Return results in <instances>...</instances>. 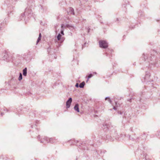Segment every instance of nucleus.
Returning a JSON list of instances; mask_svg holds the SVG:
<instances>
[{"instance_id": "1", "label": "nucleus", "mask_w": 160, "mask_h": 160, "mask_svg": "<svg viewBox=\"0 0 160 160\" xmlns=\"http://www.w3.org/2000/svg\"><path fill=\"white\" fill-rule=\"evenodd\" d=\"M157 54V52L154 50L152 51L149 53H144L142 55V58L144 61L148 62L149 63V65H155L158 64V65H160V60L158 59L157 60L156 57H155Z\"/></svg>"}, {"instance_id": "2", "label": "nucleus", "mask_w": 160, "mask_h": 160, "mask_svg": "<svg viewBox=\"0 0 160 160\" xmlns=\"http://www.w3.org/2000/svg\"><path fill=\"white\" fill-rule=\"evenodd\" d=\"M109 132L111 135V136L114 138L116 140L120 141L123 140V138L126 136L124 134H121L120 136L117 133L114 126L112 125L111 123L108 124L107 126Z\"/></svg>"}, {"instance_id": "3", "label": "nucleus", "mask_w": 160, "mask_h": 160, "mask_svg": "<svg viewBox=\"0 0 160 160\" xmlns=\"http://www.w3.org/2000/svg\"><path fill=\"white\" fill-rule=\"evenodd\" d=\"M31 16V10L28 8H27L25 9L24 13L21 14L20 18L21 20L24 19L25 21H27Z\"/></svg>"}, {"instance_id": "4", "label": "nucleus", "mask_w": 160, "mask_h": 160, "mask_svg": "<svg viewBox=\"0 0 160 160\" xmlns=\"http://www.w3.org/2000/svg\"><path fill=\"white\" fill-rule=\"evenodd\" d=\"M99 45L101 48H106L108 47V43L106 41L101 40L99 41Z\"/></svg>"}, {"instance_id": "5", "label": "nucleus", "mask_w": 160, "mask_h": 160, "mask_svg": "<svg viewBox=\"0 0 160 160\" xmlns=\"http://www.w3.org/2000/svg\"><path fill=\"white\" fill-rule=\"evenodd\" d=\"M150 74L149 72H146L145 76L143 78V81L142 80V81L145 82H150L151 80L152 81V80L150 78Z\"/></svg>"}, {"instance_id": "6", "label": "nucleus", "mask_w": 160, "mask_h": 160, "mask_svg": "<svg viewBox=\"0 0 160 160\" xmlns=\"http://www.w3.org/2000/svg\"><path fill=\"white\" fill-rule=\"evenodd\" d=\"M38 138L40 141L41 143H44V142L45 143L48 142L49 138L48 137H44L42 139L40 140V136L39 135H38Z\"/></svg>"}, {"instance_id": "7", "label": "nucleus", "mask_w": 160, "mask_h": 160, "mask_svg": "<svg viewBox=\"0 0 160 160\" xmlns=\"http://www.w3.org/2000/svg\"><path fill=\"white\" fill-rule=\"evenodd\" d=\"M65 27L68 28L71 31H73L75 29L76 27H74V26L70 25L69 24H67L66 25H64Z\"/></svg>"}, {"instance_id": "8", "label": "nucleus", "mask_w": 160, "mask_h": 160, "mask_svg": "<svg viewBox=\"0 0 160 160\" xmlns=\"http://www.w3.org/2000/svg\"><path fill=\"white\" fill-rule=\"evenodd\" d=\"M72 99L71 98H69L66 102V106L67 108H69L72 102Z\"/></svg>"}, {"instance_id": "9", "label": "nucleus", "mask_w": 160, "mask_h": 160, "mask_svg": "<svg viewBox=\"0 0 160 160\" xmlns=\"http://www.w3.org/2000/svg\"><path fill=\"white\" fill-rule=\"evenodd\" d=\"M57 38L58 41H59L61 42H62L65 40V38L62 37L60 33H59L57 36Z\"/></svg>"}, {"instance_id": "10", "label": "nucleus", "mask_w": 160, "mask_h": 160, "mask_svg": "<svg viewBox=\"0 0 160 160\" xmlns=\"http://www.w3.org/2000/svg\"><path fill=\"white\" fill-rule=\"evenodd\" d=\"M61 30L60 31V34L62 35H64V28H65L64 26V24H62L61 25Z\"/></svg>"}, {"instance_id": "11", "label": "nucleus", "mask_w": 160, "mask_h": 160, "mask_svg": "<svg viewBox=\"0 0 160 160\" xmlns=\"http://www.w3.org/2000/svg\"><path fill=\"white\" fill-rule=\"evenodd\" d=\"M27 73V68H25L22 70V74L23 76L26 77Z\"/></svg>"}, {"instance_id": "12", "label": "nucleus", "mask_w": 160, "mask_h": 160, "mask_svg": "<svg viewBox=\"0 0 160 160\" xmlns=\"http://www.w3.org/2000/svg\"><path fill=\"white\" fill-rule=\"evenodd\" d=\"M56 139L54 138H49L48 142L53 143L55 142Z\"/></svg>"}, {"instance_id": "13", "label": "nucleus", "mask_w": 160, "mask_h": 160, "mask_svg": "<svg viewBox=\"0 0 160 160\" xmlns=\"http://www.w3.org/2000/svg\"><path fill=\"white\" fill-rule=\"evenodd\" d=\"M74 109L75 111H77L78 112H79V106L78 104H76L74 107Z\"/></svg>"}, {"instance_id": "14", "label": "nucleus", "mask_w": 160, "mask_h": 160, "mask_svg": "<svg viewBox=\"0 0 160 160\" xmlns=\"http://www.w3.org/2000/svg\"><path fill=\"white\" fill-rule=\"evenodd\" d=\"M68 13L74 15V9L72 8H69V11Z\"/></svg>"}, {"instance_id": "15", "label": "nucleus", "mask_w": 160, "mask_h": 160, "mask_svg": "<svg viewBox=\"0 0 160 160\" xmlns=\"http://www.w3.org/2000/svg\"><path fill=\"white\" fill-rule=\"evenodd\" d=\"M85 82H82L80 84L79 87L81 88H83L85 85Z\"/></svg>"}, {"instance_id": "16", "label": "nucleus", "mask_w": 160, "mask_h": 160, "mask_svg": "<svg viewBox=\"0 0 160 160\" xmlns=\"http://www.w3.org/2000/svg\"><path fill=\"white\" fill-rule=\"evenodd\" d=\"M41 33H40L39 34V37L37 39V44H38V43L39 42V41L41 40Z\"/></svg>"}, {"instance_id": "17", "label": "nucleus", "mask_w": 160, "mask_h": 160, "mask_svg": "<svg viewBox=\"0 0 160 160\" xmlns=\"http://www.w3.org/2000/svg\"><path fill=\"white\" fill-rule=\"evenodd\" d=\"M105 100H107L110 103H111L112 102V100L110 99L109 97H106L105 98Z\"/></svg>"}, {"instance_id": "18", "label": "nucleus", "mask_w": 160, "mask_h": 160, "mask_svg": "<svg viewBox=\"0 0 160 160\" xmlns=\"http://www.w3.org/2000/svg\"><path fill=\"white\" fill-rule=\"evenodd\" d=\"M22 73H20L19 76V77H18V80L20 81L22 79Z\"/></svg>"}, {"instance_id": "19", "label": "nucleus", "mask_w": 160, "mask_h": 160, "mask_svg": "<svg viewBox=\"0 0 160 160\" xmlns=\"http://www.w3.org/2000/svg\"><path fill=\"white\" fill-rule=\"evenodd\" d=\"M2 109L3 110V111L5 112H9V110L8 109L5 108V107H2Z\"/></svg>"}, {"instance_id": "20", "label": "nucleus", "mask_w": 160, "mask_h": 160, "mask_svg": "<svg viewBox=\"0 0 160 160\" xmlns=\"http://www.w3.org/2000/svg\"><path fill=\"white\" fill-rule=\"evenodd\" d=\"M143 13L142 11H141L139 12L138 13V15H140L141 16H143Z\"/></svg>"}, {"instance_id": "21", "label": "nucleus", "mask_w": 160, "mask_h": 160, "mask_svg": "<svg viewBox=\"0 0 160 160\" xmlns=\"http://www.w3.org/2000/svg\"><path fill=\"white\" fill-rule=\"evenodd\" d=\"M127 137L128 136V137L130 139L132 140V141H133L135 140V139L134 138H132V137H130V136L129 135H128V136H127Z\"/></svg>"}, {"instance_id": "22", "label": "nucleus", "mask_w": 160, "mask_h": 160, "mask_svg": "<svg viewBox=\"0 0 160 160\" xmlns=\"http://www.w3.org/2000/svg\"><path fill=\"white\" fill-rule=\"evenodd\" d=\"M92 76L93 75L92 74H90L89 75L88 78H90L92 77Z\"/></svg>"}, {"instance_id": "23", "label": "nucleus", "mask_w": 160, "mask_h": 160, "mask_svg": "<svg viewBox=\"0 0 160 160\" xmlns=\"http://www.w3.org/2000/svg\"><path fill=\"white\" fill-rule=\"evenodd\" d=\"M12 3H15L17 0H10Z\"/></svg>"}, {"instance_id": "24", "label": "nucleus", "mask_w": 160, "mask_h": 160, "mask_svg": "<svg viewBox=\"0 0 160 160\" xmlns=\"http://www.w3.org/2000/svg\"><path fill=\"white\" fill-rule=\"evenodd\" d=\"M75 87L77 88H78L79 87V84L78 83H77L75 85Z\"/></svg>"}, {"instance_id": "25", "label": "nucleus", "mask_w": 160, "mask_h": 160, "mask_svg": "<svg viewBox=\"0 0 160 160\" xmlns=\"http://www.w3.org/2000/svg\"><path fill=\"white\" fill-rule=\"evenodd\" d=\"M119 21V18H116V20H115V21L116 22H118V21Z\"/></svg>"}, {"instance_id": "26", "label": "nucleus", "mask_w": 160, "mask_h": 160, "mask_svg": "<svg viewBox=\"0 0 160 160\" xmlns=\"http://www.w3.org/2000/svg\"><path fill=\"white\" fill-rule=\"evenodd\" d=\"M36 125H33V126H32V128H35V127H36Z\"/></svg>"}, {"instance_id": "27", "label": "nucleus", "mask_w": 160, "mask_h": 160, "mask_svg": "<svg viewBox=\"0 0 160 160\" xmlns=\"http://www.w3.org/2000/svg\"><path fill=\"white\" fill-rule=\"evenodd\" d=\"M113 109H114V110H116L117 109V108H116V107H114L113 108Z\"/></svg>"}, {"instance_id": "28", "label": "nucleus", "mask_w": 160, "mask_h": 160, "mask_svg": "<svg viewBox=\"0 0 160 160\" xmlns=\"http://www.w3.org/2000/svg\"><path fill=\"white\" fill-rule=\"evenodd\" d=\"M2 108L1 106H0V111H1L2 109Z\"/></svg>"}, {"instance_id": "29", "label": "nucleus", "mask_w": 160, "mask_h": 160, "mask_svg": "<svg viewBox=\"0 0 160 160\" xmlns=\"http://www.w3.org/2000/svg\"><path fill=\"white\" fill-rule=\"evenodd\" d=\"M88 30V32H89L90 29L88 28H87Z\"/></svg>"}, {"instance_id": "30", "label": "nucleus", "mask_w": 160, "mask_h": 160, "mask_svg": "<svg viewBox=\"0 0 160 160\" xmlns=\"http://www.w3.org/2000/svg\"><path fill=\"white\" fill-rule=\"evenodd\" d=\"M118 113L120 114H122V113L121 112H118Z\"/></svg>"}, {"instance_id": "31", "label": "nucleus", "mask_w": 160, "mask_h": 160, "mask_svg": "<svg viewBox=\"0 0 160 160\" xmlns=\"http://www.w3.org/2000/svg\"><path fill=\"white\" fill-rule=\"evenodd\" d=\"M4 114V113H3L2 112L1 113V115L2 116Z\"/></svg>"}, {"instance_id": "32", "label": "nucleus", "mask_w": 160, "mask_h": 160, "mask_svg": "<svg viewBox=\"0 0 160 160\" xmlns=\"http://www.w3.org/2000/svg\"><path fill=\"white\" fill-rule=\"evenodd\" d=\"M11 12H9L8 13V15H10V14H11Z\"/></svg>"}, {"instance_id": "33", "label": "nucleus", "mask_w": 160, "mask_h": 160, "mask_svg": "<svg viewBox=\"0 0 160 160\" xmlns=\"http://www.w3.org/2000/svg\"><path fill=\"white\" fill-rule=\"evenodd\" d=\"M89 78H88L87 80L86 81V82H87L89 80Z\"/></svg>"}, {"instance_id": "34", "label": "nucleus", "mask_w": 160, "mask_h": 160, "mask_svg": "<svg viewBox=\"0 0 160 160\" xmlns=\"http://www.w3.org/2000/svg\"><path fill=\"white\" fill-rule=\"evenodd\" d=\"M40 8H42V6H40Z\"/></svg>"}, {"instance_id": "35", "label": "nucleus", "mask_w": 160, "mask_h": 160, "mask_svg": "<svg viewBox=\"0 0 160 160\" xmlns=\"http://www.w3.org/2000/svg\"><path fill=\"white\" fill-rule=\"evenodd\" d=\"M158 32L160 34V31L159 30L158 31Z\"/></svg>"}, {"instance_id": "36", "label": "nucleus", "mask_w": 160, "mask_h": 160, "mask_svg": "<svg viewBox=\"0 0 160 160\" xmlns=\"http://www.w3.org/2000/svg\"><path fill=\"white\" fill-rule=\"evenodd\" d=\"M94 74H96V72H94L93 73Z\"/></svg>"}, {"instance_id": "37", "label": "nucleus", "mask_w": 160, "mask_h": 160, "mask_svg": "<svg viewBox=\"0 0 160 160\" xmlns=\"http://www.w3.org/2000/svg\"><path fill=\"white\" fill-rule=\"evenodd\" d=\"M77 141V143H78V141Z\"/></svg>"}, {"instance_id": "38", "label": "nucleus", "mask_w": 160, "mask_h": 160, "mask_svg": "<svg viewBox=\"0 0 160 160\" xmlns=\"http://www.w3.org/2000/svg\"><path fill=\"white\" fill-rule=\"evenodd\" d=\"M159 53H160V52H159Z\"/></svg>"}]
</instances>
